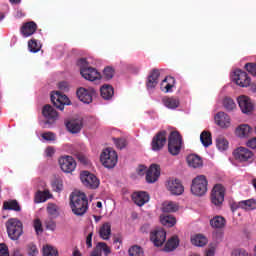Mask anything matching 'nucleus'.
<instances>
[{"instance_id": "nucleus-42", "label": "nucleus", "mask_w": 256, "mask_h": 256, "mask_svg": "<svg viewBox=\"0 0 256 256\" xmlns=\"http://www.w3.org/2000/svg\"><path fill=\"white\" fill-rule=\"evenodd\" d=\"M216 147L219 151H227L229 149V141L224 137H218L216 139Z\"/></svg>"}, {"instance_id": "nucleus-4", "label": "nucleus", "mask_w": 256, "mask_h": 256, "mask_svg": "<svg viewBox=\"0 0 256 256\" xmlns=\"http://www.w3.org/2000/svg\"><path fill=\"white\" fill-rule=\"evenodd\" d=\"M183 147V136L178 131H172L168 137V151L171 155L177 156Z\"/></svg>"}, {"instance_id": "nucleus-36", "label": "nucleus", "mask_w": 256, "mask_h": 256, "mask_svg": "<svg viewBox=\"0 0 256 256\" xmlns=\"http://www.w3.org/2000/svg\"><path fill=\"white\" fill-rule=\"evenodd\" d=\"M191 243L196 247H205V245H207V237L202 234H197L191 238Z\"/></svg>"}, {"instance_id": "nucleus-52", "label": "nucleus", "mask_w": 256, "mask_h": 256, "mask_svg": "<svg viewBox=\"0 0 256 256\" xmlns=\"http://www.w3.org/2000/svg\"><path fill=\"white\" fill-rule=\"evenodd\" d=\"M34 229L37 235H39V233H43V224L41 223L40 219L34 220Z\"/></svg>"}, {"instance_id": "nucleus-62", "label": "nucleus", "mask_w": 256, "mask_h": 256, "mask_svg": "<svg viewBox=\"0 0 256 256\" xmlns=\"http://www.w3.org/2000/svg\"><path fill=\"white\" fill-rule=\"evenodd\" d=\"M16 17H17V19H21V17H25V14H23V12L21 10H18L16 12Z\"/></svg>"}, {"instance_id": "nucleus-44", "label": "nucleus", "mask_w": 256, "mask_h": 256, "mask_svg": "<svg viewBox=\"0 0 256 256\" xmlns=\"http://www.w3.org/2000/svg\"><path fill=\"white\" fill-rule=\"evenodd\" d=\"M223 107L226 111H233L237 107L232 98L226 97L223 100Z\"/></svg>"}, {"instance_id": "nucleus-51", "label": "nucleus", "mask_w": 256, "mask_h": 256, "mask_svg": "<svg viewBox=\"0 0 256 256\" xmlns=\"http://www.w3.org/2000/svg\"><path fill=\"white\" fill-rule=\"evenodd\" d=\"M97 247L99 248L100 253H102V251L105 255H109V253H111V249H109V246H107V243L105 242H99Z\"/></svg>"}, {"instance_id": "nucleus-25", "label": "nucleus", "mask_w": 256, "mask_h": 256, "mask_svg": "<svg viewBox=\"0 0 256 256\" xmlns=\"http://www.w3.org/2000/svg\"><path fill=\"white\" fill-rule=\"evenodd\" d=\"M160 75H161V72H159V69H153L151 71V73L148 76V81H147L148 89H155V87H157V84L159 83Z\"/></svg>"}, {"instance_id": "nucleus-41", "label": "nucleus", "mask_w": 256, "mask_h": 256, "mask_svg": "<svg viewBox=\"0 0 256 256\" xmlns=\"http://www.w3.org/2000/svg\"><path fill=\"white\" fill-rule=\"evenodd\" d=\"M115 77V68L111 66H107L103 70V74L101 75V79H105V81H110Z\"/></svg>"}, {"instance_id": "nucleus-7", "label": "nucleus", "mask_w": 256, "mask_h": 256, "mask_svg": "<svg viewBox=\"0 0 256 256\" xmlns=\"http://www.w3.org/2000/svg\"><path fill=\"white\" fill-rule=\"evenodd\" d=\"M233 156L239 163H251L255 159V154L249 148L238 147L233 151Z\"/></svg>"}, {"instance_id": "nucleus-17", "label": "nucleus", "mask_w": 256, "mask_h": 256, "mask_svg": "<svg viewBox=\"0 0 256 256\" xmlns=\"http://www.w3.org/2000/svg\"><path fill=\"white\" fill-rule=\"evenodd\" d=\"M161 175V168L157 164H152L146 172L147 183H155Z\"/></svg>"}, {"instance_id": "nucleus-29", "label": "nucleus", "mask_w": 256, "mask_h": 256, "mask_svg": "<svg viewBox=\"0 0 256 256\" xmlns=\"http://www.w3.org/2000/svg\"><path fill=\"white\" fill-rule=\"evenodd\" d=\"M239 209H245V211H253L256 209V200L248 199L242 200L238 203Z\"/></svg>"}, {"instance_id": "nucleus-12", "label": "nucleus", "mask_w": 256, "mask_h": 256, "mask_svg": "<svg viewBox=\"0 0 256 256\" xmlns=\"http://www.w3.org/2000/svg\"><path fill=\"white\" fill-rule=\"evenodd\" d=\"M76 95L79 101H82V103H86L87 105H89V103L93 102V96L97 95V92L93 88L85 89L83 87H80L77 89Z\"/></svg>"}, {"instance_id": "nucleus-34", "label": "nucleus", "mask_w": 256, "mask_h": 256, "mask_svg": "<svg viewBox=\"0 0 256 256\" xmlns=\"http://www.w3.org/2000/svg\"><path fill=\"white\" fill-rule=\"evenodd\" d=\"M163 104L165 105V107H167L168 109H177V107H179V99L175 98V97H165L163 98Z\"/></svg>"}, {"instance_id": "nucleus-3", "label": "nucleus", "mask_w": 256, "mask_h": 256, "mask_svg": "<svg viewBox=\"0 0 256 256\" xmlns=\"http://www.w3.org/2000/svg\"><path fill=\"white\" fill-rule=\"evenodd\" d=\"M6 231L11 241H19L23 235V222L17 218H10L6 222Z\"/></svg>"}, {"instance_id": "nucleus-35", "label": "nucleus", "mask_w": 256, "mask_h": 256, "mask_svg": "<svg viewBox=\"0 0 256 256\" xmlns=\"http://www.w3.org/2000/svg\"><path fill=\"white\" fill-rule=\"evenodd\" d=\"M160 223H162V225L165 227H174V225L177 223V219L172 215H161Z\"/></svg>"}, {"instance_id": "nucleus-48", "label": "nucleus", "mask_w": 256, "mask_h": 256, "mask_svg": "<svg viewBox=\"0 0 256 256\" xmlns=\"http://www.w3.org/2000/svg\"><path fill=\"white\" fill-rule=\"evenodd\" d=\"M44 225L46 229H48V231H55V229H57V223L55 222V220H53V218L45 220Z\"/></svg>"}, {"instance_id": "nucleus-19", "label": "nucleus", "mask_w": 256, "mask_h": 256, "mask_svg": "<svg viewBox=\"0 0 256 256\" xmlns=\"http://www.w3.org/2000/svg\"><path fill=\"white\" fill-rule=\"evenodd\" d=\"M67 131L73 135L81 133L83 129V119L69 120L65 123Z\"/></svg>"}, {"instance_id": "nucleus-26", "label": "nucleus", "mask_w": 256, "mask_h": 256, "mask_svg": "<svg viewBox=\"0 0 256 256\" xmlns=\"http://www.w3.org/2000/svg\"><path fill=\"white\" fill-rule=\"evenodd\" d=\"M100 238L104 241L111 239V222H105L99 229Z\"/></svg>"}, {"instance_id": "nucleus-33", "label": "nucleus", "mask_w": 256, "mask_h": 256, "mask_svg": "<svg viewBox=\"0 0 256 256\" xmlns=\"http://www.w3.org/2000/svg\"><path fill=\"white\" fill-rule=\"evenodd\" d=\"M163 213H175L179 211V205L172 201H166L162 204Z\"/></svg>"}, {"instance_id": "nucleus-10", "label": "nucleus", "mask_w": 256, "mask_h": 256, "mask_svg": "<svg viewBox=\"0 0 256 256\" xmlns=\"http://www.w3.org/2000/svg\"><path fill=\"white\" fill-rule=\"evenodd\" d=\"M80 179L83 185L88 189H97L100 185V181L97 179V176L89 171H83L80 174Z\"/></svg>"}, {"instance_id": "nucleus-27", "label": "nucleus", "mask_w": 256, "mask_h": 256, "mask_svg": "<svg viewBox=\"0 0 256 256\" xmlns=\"http://www.w3.org/2000/svg\"><path fill=\"white\" fill-rule=\"evenodd\" d=\"M175 87V78L169 76L166 77L161 83V89L164 93H171L172 89Z\"/></svg>"}, {"instance_id": "nucleus-23", "label": "nucleus", "mask_w": 256, "mask_h": 256, "mask_svg": "<svg viewBox=\"0 0 256 256\" xmlns=\"http://www.w3.org/2000/svg\"><path fill=\"white\" fill-rule=\"evenodd\" d=\"M37 31V23L34 21L24 23L20 28V33L23 37H31Z\"/></svg>"}, {"instance_id": "nucleus-16", "label": "nucleus", "mask_w": 256, "mask_h": 256, "mask_svg": "<svg viewBox=\"0 0 256 256\" xmlns=\"http://www.w3.org/2000/svg\"><path fill=\"white\" fill-rule=\"evenodd\" d=\"M167 240V232L163 229H156L150 234V241H152L155 247H161Z\"/></svg>"}, {"instance_id": "nucleus-14", "label": "nucleus", "mask_w": 256, "mask_h": 256, "mask_svg": "<svg viewBox=\"0 0 256 256\" xmlns=\"http://www.w3.org/2000/svg\"><path fill=\"white\" fill-rule=\"evenodd\" d=\"M166 188L171 193V195H183L185 188L179 179L170 178L167 180Z\"/></svg>"}, {"instance_id": "nucleus-8", "label": "nucleus", "mask_w": 256, "mask_h": 256, "mask_svg": "<svg viewBox=\"0 0 256 256\" xmlns=\"http://www.w3.org/2000/svg\"><path fill=\"white\" fill-rule=\"evenodd\" d=\"M225 201V187L221 184H216L211 193V203L216 207H221Z\"/></svg>"}, {"instance_id": "nucleus-59", "label": "nucleus", "mask_w": 256, "mask_h": 256, "mask_svg": "<svg viewBox=\"0 0 256 256\" xmlns=\"http://www.w3.org/2000/svg\"><path fill=\"white\" fill-rule=\"evenodd\" d=\"M90 256H101V250H99L98 246L95 247Z\"/></svg>"}, {"instance_id": "nucleus-64", "label": "nucleus", "mask_w": 256, "mask_h": 256, "mask_svg": "<svg viewBox=\"0 0 256 256\" xmlns=\"http://www.w3.org/2000/svg\"><path fill=\"white\" fill-rule=\"evenodd\" d=\"M121 237H114L113 243H121Z\"/></svg>"}, {"instance_id": "nucleus-56", "label": "nucleus", "mask_w": 256, "mask_h": 256, "mask_svg": "<svg viewBox=\"0 0 256 256\" xmlns=\"http://www.w3.org/2000/svg\"><path fill=\"white\" fill-rule=\"evenodd\" d=\"M247 147H249L250 149H256V137L250 139L247 141L246 143Z\"/></svg>"}, {"instance_id": "nucleus-39", "label": "nucleus", "mask_w": 256, "mask_h": 256, "mask_svg": "<svg viewBox=\"0 0 256 256\" xmlns=\"http://www.w3.org/2000/svg\"><path fill=\"white\" fill-rule=\"evenodd\" d=\"M200 141H201L202 145H204L205 147H209V146L213 145V139L211 138V132L203 131L200 134Z\"/></svg>"}, {"instance_id": "nucleus-38", "label": "nucleus", "mask_w": 256, "mask_h": 256, "mask_svg": "<svg viewBox=\"0 0 256 256\" xmlns=\"http://www.w3.org/2000/svg\"><path fill=\"white\" fill-rule=\"evenodd\" d=\"M176 247H179V238L177 236H173L166 242L164 251H175Z\"/></svg>"}, {"instance_id": "nucleus-47", "label": "nucleus", "mask_w": 256, "mask_h": 256, "mask_svg": "<svg viewBox=\"0 0 256 256\" xmlns=\"http://www.w3.org/2000/svg\"><path fill=\"white\" fill-rule=\"evenodd\" d=\"M43 256H57V251L53 246L46 245L43 247Z\"/></svg>"}, {"instance_id": "nucleus-46", "label": "nucleus", "mask_w": 256, "mask_h": 256, "mask_svg": "<svg viewBox=\"0 0 256 256\" xmlns=\"http://www.w3.org/2000/svg\"><path fill=\"white\" fill-rule=\"evenodd\" d=\"M52 189L56 191V193H61V191H63V180L55 179L52 182Z\"/></svg>"}, {"instance_id": "nucleus-15", "label": "nucleus", "mask_w": 256, "mask_h": 256, "mask_svg": "<svg viewBox=\"0 0 256 256\" xmlns=\"http://www.w3.org/2000/svg\"><path fill=\"white\" fill-rule=\"evenodd\" d=\"M59 165L64 173H73L77 167V162L71 156H63L59 159Z\"/></svg>"}, {"instance_id": "nucleus-61", "label": "nucleus", "mask_w": 256, "mask_h": 256, "mask_svg": "<svg viewBox=\"0 0 256 256\" xmlns=\"http://www.w3.org/2000/svg\"><path fill=\"white\" fill-rule=\"evenodd\" d=\"M205 256H215V249H208Z\"/></svg>"}, {"instance_id": "nucleus-58", "label": "nucleus", "mask_w": 256, "mask_h": 256, "mask_svg": "<svg viewBox=\"0 0 256 256\" xmlns=\"http://www.w3.org/2000/svg\"><path fill=\"white\" fill-rule=\"evenodd\" d=\"M54 154H55V149L53 147L46 148L47 157H53Z\"/></svg>"}, {"instance_id": "nucleus-11", "label": "nucleus", "mask_w": 256, "mask_h": 256, "mask_svg": "<svg viewBox=\"0 0 256 256\" xmlns=\"http://www.w3.org/2000/svg\"><path fill=\"white\" fill-rule=\"evenodd\" d=\"M167 144V131H159L151 142L152 151H161Z\"/></svg>"}, {"instance_id": "nucleus-55", "label": "nucleus", "mask_w": 256, "mask_h": 256, "mask_svg": "<svg viewBox=\"0 0 256 256\" xmlns=\"http://www.w3.org/2000/svg\"><path fill=\"white\" fill-rule=\"evenodd\" d=\"M60 91H69V84L65 81H62L58 84Z\"/></svg>"}, {"instance_id": "nucleus-57", "label": "nucleus", "mask_w": 256, "mask_h": 256, "mask_svg": "<svg viewBox=\"0 0 256 256\" xmlns=\"http://www.w3.org/2000/svg\"><path fill=\"white\" fill-rule=\"evenodd\" d=\"M3 253H9V248L5 243L0 244V254H3Z\"/></svg>"}, {"instance_id": "nucleus-49", "label": "nucleus", "mask_w": 256, "mask_h": 256, "mask_svg": "<svg viewBox=\"0 0 256 256\" xmlns=\"http://www.w3.org/2000/svg\"><path fill=\"white\" fill-rule=\"evenodd\" d=\"M27 253L29 256H37L39 255V250L37 249V245L34 243H30L27 245Z\"/></svg>"}, {"instance_id": "nucleus-45", "label": "nucleus", "mask_w": 256, "mask_h": 256, "mask_svg": "<svg viewBox=\"0 0 256 256\" xmlns=\"http://www.w3.org/2000/svg\"><path fill=\"white\" fill-rule=\"evenodd\" d=\"M128 253L130 256H145V252L143 251V248L141 246H132L129 250Z\"/></svg>"}, {"instance_id": "nucleus-22", "label": "nucleus", "mask_w": 256, "mask_h": 256, "mask_svg": "<svg viewBox=\"0 0 256 256\" xmlns=\"http://www.w3.org/2000/svg\"><path fill=\"white\" fill-rule=\"evenodd\" d=\"M238 105L242 111V113L249 114L253 111V102L247 96L238 97Z\"/></svg>"}, {"instance_id": "nucleus-30", "label": "nucleus", "mask_w": 256, "mask_h": 256, "mask_svg": "<svg viewBox=\"0 0 256 256\" xmlns=\"http://www.w3.org/2000/svg\"><path fill=\"white\" fill-rule=\"evenodd\" d=\"M51 197L52 195L51 192H49V190H39L35 194L34 201L35 203H45V201H47V199H51Z\"/></svg>"}, {"instance_id": "nucleus-28", "label": "nucleus", "mask_w": 256, "mask_h": 256, "mask_svg": "<svg viewBox=\"0 0 256 256\" xmlns=\"http://www.w3.org/2000/svg\"><path fill=\"white\" fill-rule=\"evenodd\" d=\"M3 209L5 211H16V213H19L21 212V205H19L17 200H9L3 203Z\"/></svg>"}, {"instance_id": "nucleus-2", "label": "nucleus", "mask_w": 256, "mask_h": 256, "mask_svg": "<svg viewBox=\"0 0 256 256\" xmlns=\"http://www.w3.org/2000/svg\"><path fill=\"white\" fill-rule=\"evenodd\" d=\"M77 66L80 67V75L86 79V81H97L101 79V73L97 69L89 66L87 58H81L77 61Z\"/></svg>"}, {"instance_id": "nucleus-21", "label": "nucleus", "mask_w": 256, "mask_h": 256, "mask_svg": "<svg viewBox=\"0 0 256 256\" xmlns=\"http://www.w3.org/2000/svg\"><path fill=\"white\" fill-rule=\"evenodd\" d=\"M42 114L47 119L46 123H54V121H57L58 113L53 106L47 104L42 109Z\"/></svg>"}, {"instance_id": "nucleus-5", "label": "nucleus", "mask_w": 256, "mask_h": 256, "mask_svg": "<svg viewBox=\"0 0 256 256\" xmlns=\"http://www.w3.org/2000/svg\"><path fill=\"white\" fill-rule=\"evenodd\" d=\"M209 182L205 175H199L192 180L191 193L196 197H203L207 193V186Z\"/></svg>"}, {"instance_id": "nucleus-13", "label": "nucleus", "mask_w": 256, "mask_h": 256, "mask_svg": "<svg viewBox=\"0 0 256 256\" xmlns=\"http://www.w3.org/2000/svg\"><path fill=\"white\" fill-rule=\"evenodd\" d=\"M232 79L239 87H249L251 85V78L247 72L240 69L234 71Z\"/></svg>"}, {"instance_id": "nucleus-20", "label": "nucleus", "mask_w": 256, "mask_h": 256, "mask_svg": "<svg viewBox=\"0 0 256 256\" xmlns=\"http://www.w3.org/2000/svg\"><path fill=\"white\" fill-rule=\"evenodd\" d=\"M149 199V193L145 191H138L132 194V201H134L135 205L138 207H143L145 203H149Z\"/></svg>"}, {"instance_id": "nucleus-32", "label": "nucleus", "mask_w": 256, "mask_h": 256, "mask_svg": "<svg viewBox=\"0 0 256 256\" xmlns=\"http://www.w3.org/2000/svg\"><path fill=\"white\" fill-rule=\"evenodd\" d=\"M46 211L51 219H57L60 215V208L55 203H48Z\"/></svg>"}, {"instance_id": "nucleus-9", "label": "nucleus", "mask_w": 256, "mask_h": 256, "mask_svg": "<svg viewBox=\"0 0 256 256\" xmlns=\"http://www.w3.org/2000/svg\"><path fill=\"white\" fill-rule=\"evenodd\" d=\"M50 99L54 107L56 109H59L60 111H63V109H65V105H71V100H69V97L59 91L51 94Z\"/></svg>"}, {"instance_id": "nucleus-43", "label": "nucleus", "mask_w": 256, "mask_h": 256, "mask_svg": "<svg viewBox=\"0 0 256 256\" xmlns=\"http://www.w3.org/2000/svg\"><path fill=\"white\" fill-rule=\"evenodd\" d=\"M28 49L31 53H39V51H41V42H38L36 39H31L28 41Z\"/></svg>"}, {"instance_id": "nucleus-60", "label": "nucleus", "mask_w": 256, "mask_h": 256, "mask_svg": "<svg viewBox=\"0 0 256 256\" xmlns=\"http://www.w3.org/2000/svg\"><path fill=\"white\" fill-rule=\"evenodd\" d=\"M140 231L142 233H149V224H144L141 228Z\"/></svg>"}, {"instance_id": "nucleus-54", "label": "nucleus", "mask_w": 256, "mask_h": 256, "mask_svg": "<svg viewBox=\"0 0 256 256\" xmlns=\"http://www.w3.org/2000/svg\"><path fill=\"white\" fill-rule=\"evenodd\" d=\"M86 245L88 249H91V247H93V231H90L89 234L87 235Z\"/></svg>"}, {"instance_id": "nucleus-31", "label": "nucleus", "mask_w": 256, "mask_h": 256, "mask_svg": "<svg viewBox=\"0 0 256 256\" xmlns=\"http://www.w3.org/2000/svg\"><path fill=\"white\" fill-rule=\"evenodd\" d=\"M225 223H227V221L223 216H214L210 220V226L213 229H223V227H225Z\"/></svg>"}, {"instance_id": "nucleus-40", "label": "nucleus", "mask_w": 256, "mask_h": 256, "mask_svg": "<svg viewBox=\"0 0 256 256\" xmlns=\"http://www.w3.org/2000/svg\"><path fill=\"white\" fill-rule=\"evenodd\" d=\"M251 133V126L247 124H242L236 129V135L238 137H248Z\"/></svg>"}, {"instance_id": "nucleus-18", "label": "nucleus", "mask_w": 256, "mask_h": 256, "mask_svg": "<svg viewBox=\"0 0 256 256\" xmlns=\"http://www.w3.org/2000/svg\"><path fill=\"white\" fill-rule=\"evenodd\" d=\"M214 121L221 129L231 127V118L225 112H218L214 117Z\"/></svg>"}, {"instance_id": "nucleus-50", "label": "nucleus", "mask_w": 256, "mask_h": 256, "mask_svg": "<svg viewBox=\"0 0 256 256\" xmlns=\"http://www.w3.org/2000/svg\"><path fill=\"white\" fill-rule=\"evenodd\" d=\"M114 143L117 149H125L127 147V140L125 138H115Z\"/></svg>"}, {"instance_id": "nucleus-63", "label": "nucleus", "mask_w": 256, "mask_h": 256, "mask_svg": "<svg viewBox=\"0 0 256 256\" xmlns=\"http://www.w3.org/2000/svg\"><path fill=\"white\" fill-rule=\"evenodd\" d=\"M145 166H140L139 169H138V174L139 175H143V173H145Z\"/></svg>"}, {"instance_id": "nucleus-53", "label": "nucleus", "mask_w": 256, "mask_h": 256, "mask_svg": "<svg viewBox=\"0 0 256 256\" xmlns=\"http://www.w3.org/2000/svg\"><path fill=\"white\" fill-rule=\"evenodd\" d=\"M42 139L45 141H55V134L53 132H45L42 134Z\"/></svg>"}, {"instance_id": "nucleus-37", "label": "nucleus", "mask_w": 256, "mask_h": 256, "mask_svg": "<svg viewBox=\"0 0 256 256\" xmlns=\"http://www.w3.org/2000/svg\"><path fill=\"white\" fill-rule=\"evenodd\" d=\"M114 93L115 92L111 85H104L100 88V95H101V97H103L106 100L111 99V97H113Z\"/></svg>"}, {"instance_id": "nucleus-6", "label": "nucleus", "mask_w": 256, "mask_h": 256, "mask_svg": "<svg viewBox=\"0 0 256 256\" xmlns=\"http://www.w3.org/2000/svg\"><path fill=\"white\" fill-rule=\"evenodd\" d=\"M100 161L106 169H113L118 161L117 152L112 148H106L100 156Z\"/></svg>"}, {"instance_id": "nucleus-1", "label": "nucleus", "mask_w": 256, "mask_h": 256, "mask_svg": "<svg viewBox=\"0 0 256 256\" xmlns=\"http://www.w3.org/2000/svg\"><path fill=\"white\" fill-rule=\"evenodd\" d=\"M89 200L85 193H72L70 196V206L74 215H85L87 213Z\"/></svg>"}, {"instance_id": "nucleus-24", "label": "nucleus", "mask_w": 256, "mask_h": 256, "mask_svg": "<svg viewBox=\"0 0 256 256\" xmlns=\"http://www.w3.org/2000/svg\"><path fill=\"white\" fill-rule=\"evenodd\" d=\"M186 161L189 167H192L193 169H201V167H203V158L199 155L190 154L187 156Z\"/></svg>"}]
</instances>
